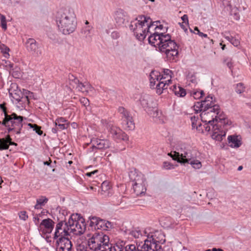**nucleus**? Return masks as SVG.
<instances>
[{
	"mask_svg": "<svg viewBox=\"0 0 251 251\" xmlns=\"http://www.w3.org/2000/svg\"><path fill=\"white\" fill-rule=\"evenodd\" d=\"M166 30V28L160 25L159 21L150 23L148 30L150 34L148 40L151 45L164 53L167 59L171 61L177 55L178 47L169 34H164L163 32Z\"/></svg>",
	"mask_w": 251,
	"mask_h": 251,
	"instance_id": "1",
	"label": "nucleus"
},
{
	"mask_svg": "<svg viewBox=\"0 0 251 251\" xmlns=\"http://www.w3.org/2000/svg\"><path fill=\"white\" fill-rule=\"evenodd\" d=\"M201 121L205 123L204 128L206 131H211V136L212 139L217 141H222L223 138L226 136V132L221 130L219 126V123H226V119L224 116L218 115L220 112L219 106H215L214 108H210L208 110L201 111Z\"/></svg>",
	"mask_w": 251,
	"mask_h": 251,
	"instance_id": "2",
	"label": "nucleus"
},
{
	"mask_svg": "<svg viewBox=\"0 0 251 251\" xmlns=\"http://www.w3.org/2000/svg\"><path fill=\"white\" fill-rule=\"evenodd\" d=\"M56 23L64 34H69L76 26L74 13L68 9L60 10L56 15Z\"/></svg>",
	"mask_w": 251,
	"mask_h": 251,
	"instance_id": "3",
	"label": "nucleus"
},
{
	"mask_svg": "<svg viewBox=\"0 0 251 251\" xmlns=\"http://www.w3.org/2000/svg\"><path fill=\"white\" fill-rule=\"evenodd\" d=\"M151 22L150 18L140 16L131 22L129 28L138 40L143 41L149 33L148 30Z\"/></svg>",
	"mask_w": 251,
	"mask_h": 251,
	"instance_id": "4",
	"label": "nucleus"
},
{
	"mask_svg": "<svg viewBox=\"0 0 251 251\" xmlns=\"http://www.w3.org/2000/svg\"><path fill=\"white\" fill-rule=\"evenodd\" d=\"M88 247L94 251L100 248L109 242V237L102 232H96L93 235L87 234Z\"/></svg>",
	"mask_w": 251,
	"mask_h": 251,
	"instance_id": "5",
	"label": "nucleus"
},
{
	"mask_svg": "<svg viewBox=\"0 0 251 251\" xmlns=\"http://www.w3.org/2000/svg\"><path fill=\"white\" fill-rule=\"evenodd\" d=\"M23 117L18 116L13 113L11 115H6L2 122V125L8 127V132L14 130L17 134L21 132L23 127Z\"/></svg>",
	"mask_w": 251,
	"mask_h": 251,
	"instance_id": "6",
	"label": "nucleus"
},
{
	"mask_svg": "<svg viewBox=\"0 0 251 251\" xmlns=\"http://www.w3.org/2000/svg\"><path fill=\"white\" fill-rule=\"evenodd\" d=\"M71 232L75 235H81L86 230L84 219L77 215H72L68 221Z\"/></svg>",
	"mask_w": 251,
	"mask_h": 251,
	"instance_id": "7",
	"label": "nucleus"
},
{
	"mask_svg": "<svg viewBox=\"0 0 251 251\" xmlns=\"http://www.w3.org/2000/svg\"><path fill=\"white\" fill-rule=\"evenodd\" d=\"M146 181L144 176L141 175H137L133 180V190L136 196L145 194L146 192Z\"/></svg>",
	"mask_w": 251,
	"mask_h": 251,
	"instance_id": "8",
	"label": "nucleus"
},
{
	"mask_svg": "<svg viewBox=\"0 0 251 251\" xmlns=\"http://www.w3.org/2000/svg\"><path fill=\"white\" fill-rule=\"evenodd\" d=\"M168 155L178 162L183 163H189L191 160L196 158V154L190 151H184L183 153L181 152L180 154L179 152L174 151L173 154L169 153Z\"/></svg>",
	"mask_w": 251,
	"mask_h": 251,
	"instance_id": "9",
	"label": "nucleus"
},
{
	"mask_svg": "<svg viewBox=\"0 0 251 251\" xmlns=\"http://www.w3.org/2000/svg\"><path fill=\"white\" fill-rule=\"evenodd\" d=\"M172 72L169 69L164 70L163 74L161 75L159 82L156 86V92L158 94H161L163 90L167 89L169 84L171 82Z\"/></svg>",
	"mask_w": 251,
	"mask_h": 251,
	"instance_id": "10",
	"label": "nucleus"
},
{
	"mask_svg": "<svg viewBox=\"0 0 251 251\" xmlns=\"http://www.w3.org/2000/svg\"><path fill=\"white\" fill-rule=\"evenodd\" d=\"M118 112L122 115V125L125 129L132 130L135 127L134 123L132 116L123 107L118 108Z\"/></svg>",
	"mask_w": 251,
	"mask_h": 251,
	"instance_id": "11",
	"label": "nucleus"
},
{
	"mask_svg": "<svg viewBox=\"0 0 251 251\" xmlns=\"http://www.w3.org/2000/svg\"><path fill=\"white\" fill-rule=\"evenodd\" d=\"M140 102L143 107L149 114L154 116L157 110L156 104L152 98L148 95L143 96L141 98Z\"/></svg>",
	"mask_w": 251,
	"mask_h": 251,
	"instance_id": "12",
	"label": "nucleus"
},
{
	"mask_svg": "<svg viewBox=\"0 0 251 251\" xmlns=\"http://www.w3.org/2000/svg\"><path fill=\"white\" fill-rule=\"evenodd\" d=\"M215 106L218 105L215 104L213 97L208 96L206 97L204 100L196 102L193 107L194 110L198 112L199 111L208 110L210 108H214Z\"/></svg>",
	"mask_w": 251,
	"mask_h": 251,
	"instance_id": "13",
	"label": "nucleus"
},
{
	"mask_svg": "<svg viewBox=\"0 0 251 251\" xmlns=\"http://www.w3.org/2000/svg\"><path fill=\"white\" fill-rule=\"evenodd\" d=\"M91 226H94L95 228L107 230L112 226L111 223L108 221L100 219L98 217H90Z\"/></svg>",
	"mask_w": 251,
	"mask_h": 251,
	"instance_id": "14",
	"label": "nucleus"
},
{
	"mask_svg": "<svg viewBox=\"0 0 251 251\" xmlns=\"http://www.w3.org/2000/svg\"><path fill=\"white\" fill-rule=\"evenodd\" d=\"M143 248L145 251H162L159 241L152 236L145 240Z\"/></svg>",
	"mask_w": 251,
	"mask_h": 251,
	"instance_id": "15",
	"label": "nucleus"
},
{
	"mask_svg": "<svg viewBox=\"0 0 251 251\" xmlns=\"http://www.w3.org/2000/svg\"><path fill=\"white\" fill-rule=\"evenodd\" d=\"M69 230H70L68 222L64 223L63 221H61L56 225L54 237L66 238V236L69 235Z\"/></svg>",
	"mask_w": 251,
	"mask_h": 251,
	"instance_id": "16",
	"label": "nucleus"
},
{
	"mask_svg": "<svg viewBox=\"0 0 251 251\" xmlns=\"http://www.w3.org/2000/svg\"><path fill=\"white\" fill-rule=\"evenodd\" d=\"M56 251H71L72 244L68 238H59L57 241Z\"/></svg>",
	"mask_w": 251,
	"mask_h": 251,
	"instance_id": "17",
	"label": "nucleus"
},
{
	"mask_svg": "<svg viewBox=\"0 0 251 251\" xmlns=\"http://www.w3.org/2000/svg\"><path fill=\"white\" fill-rule=\"evenodd\" d=\"M114 17L117 26H121L127 19L126 13L122 9H119L116 11Z\"/></svg>",
	"mask_w": 251,
	"mask_h": 251,
	"instance_id": "18",
	"label": "nucleus"
},
{
	"mask_svg": "<svg viewBox=\"0 0 251 251\" xmlns=\"http://www.w3.org/2000/svg\"><path fill=\"white\" fill-rule=\"evenodd\" d=\"M110 132L114 138L123 140H127L128 139L127 135L117 126H112L111 127Z\"/></svg>",
	"mask_w": 251,
	"mask_h": 251,
	"instance_id": "19",
	"label": "nucleus"
},
{
	"mask_svg": "<svg viewBox=\"0 0 251 251\" xmlns=\"http://www.w3.org/2000/svg\"><path fill=\"white\" fill-rule=\"evenodd\" d=\"M93 147L98 149H106L110 147V142L106 139H93L91 140Z\"/></svg>",
	"mask_w": 251,
	"mask_h": 251,
	"instance_id": "20",
	"label": "nucleus"
},
{
	"mask_svg": "<svg viewBox=\"0 0 251 251\" xmlns=\"http://www.w3.org/2000/svg\"><path fill=\"white\" fill-rule=\"evenodd\" d=\"M54 227V222L50 219L43 220L40 224V227L45 233H50Z\"/></svg>",
	"mask_w": 251,
	"mask_h": 251,
	"instance_id": "21",
	"label": "nucleus"
},
{
	"mask_svg": "<svg viewBox=\"0 0 251 251\" xmlns=\"http://www.w3.org/2000/svg\"><path fill=\"white\" fill-rule=\"evenodd\" d=\"M117 251H139L138 248L134 244H128L125 246L124 242H117Z\"/></svg>",
	"mask_w": 251,
	"mask_h": 251,
	"instance_id": "22",
	"label": "nucleus"
},
{
	"mask_svg": "<svg viewBox=\"0 0 251 251\" xmlns=\"http://www.w3.org/2000/svg\"><path fill=\"white\" fill-rule=\"evenodd\" d=\"M27 49L33 53H38V46L36 41L32 38L28 39L26 42Z\"/></svg>",
	"mask_w": 251,
	"mask_h": 251,
	"instance_id": "23",
	"label": "nucleus"
},
{
	"mask_svg": "<svg viewBox=\"0 0 251 251\" xmlns=\"http://www.w3.org/2000/svg\"><path fill=\"white\" fill-rule=\"evenodd\" d=\"M161 77L160 73L157 71H152L150 74V83L151 87H153L160 82Z\"/></svg>",
	"mask_w": 251,
	"mask_h": 251,
	"instance_id": "24",
	"label": "nucleus"
},
{
	"mask_svg": "<svg viewBox=\"0 0 251 251\" xmlns=\"http://www.w3.org/2000/svg\"><path fill=\"white\" fill-rule=\"evenodd\" d=\"M75 82L76 84V89L82 93L88 92L92 89V87L90 84H88V86L85 85L84 84L79 82L77 79H75Z\"/></svg>",
	"mask_w": 251,
	"mask_h": 251,
	"instance_id": "25",
	"label": "nucleus"
},
{
	"mask_svg": "<svg viewBox=\"0 0 251 251\" xmlns=\"http://www.w3.org/2000/svg\"><path fill=\"white\" fill-rule=\"evenodd\" d=\"M228 141L231 147L238 148L241 145V140L237 136H229Z\"/></svg>",
	"mask_w": 251,
	"mask_h": 251,
	"instance_id": "26",
	"label": "nucleus"
},
{
	"mask_svg": "<svg viewBox=\"0 0 251 251\" xmlns=\"http://www.w3.org/2000/svg\"><path fill=\"white\" fill-rule=\"evenodd\" d=\"M55 125L57 126L60 130H63L67 128L68 127V124L67 123V120L62 117L57 119L55 122Z\"/></svg>",
	"mask_w": 251,
	"mask_h": 251,
	"instance_id": "27",
	"label": "nucleus"
},
{
	"mask_svg": "<svg viewBox=\"0 0 251 251\" xmlns=\"http://www.w3.org/2000/svg\"><path fill=\"white\" fill-rule=\"evenodd\" d=\"M172 91L174 92L175 94L178 97H184L186 94L185 90L183 88L176 85H174L173 86Z\"/></svg>",
	"mask_w": 251,
	"mask_h": 251,
	"instance_id": "28",
	"label": "nucleus"
},
{
	"mask_svg": "<svg viewBox=\"0 0 251 251\" xmlns=\"http://www.w3.org/2000/svg\"><path fill=\"white\" fill-rule=\"evenodd\" d=\"M9 140H11L9 135H8L5 139H0V150H6L8 148Z\"/></svg>",
	"mask_w": 251,
	"mask_h": 251,
	"instance_id": "29",
	"label": "nucleus"
},
{
	"mask_svg": "<svg viewBox=\"0 0 251 251\" xmlns=\"http://www.w3.org/2000/svg\"><path fill=\"white\" fill-rule=\"evenodd\" d=\"M101 191L102 192H103L104 193L108 194L109 190L111 188V186L110 185V183L109 182L104 181L101 184Z\"/></svg>",
	"mask_w": 251,
	"mask_h": 251,
	"instance_id": "30",
	"label": "nucleus"
},
{
	"mask_svg": "<svg viewBox=\"0 0 251 251\" xmlns=\"http://www.w3.org/2000/svg\"><path fill=\"white\" fill-rule=\"evenodd\" d=\"M203 91H193L191 92V96L195 99H199L202 97L203 95Z\"/></svg>",
	"mask_w": 251,
	"mask_h": 251,
	"instance_id": "31",
	"label": "nucleus"
},
{
	"mask_svg": "<svg viewBox=\"0 0 251 251\" xmlns=\"http://www.w3.org/2000/svg\"><path fill=\"white\" fill-rule=\"evenodd\" d=\"M189 163L195 169H200L201 167V162L199 160H195V159L191 160Z\"/></svg>",
	"mask_w": 251,
	"mask_h": 251,
	"instance_id": "32",
	"label": "nucleus"
},
{
	"mask_svg": "<svg viewBox=\"0 0 251 251\" xmlns=\"http://www.w3.org/2000/svg\"><path fill=\"white\" fill-rule=\"evenodd\" d=\"M11 73L12 76L15 78H19L21 76L20 69L19 68H15L11 72Z\"/></svg>",
	"mask_w": 251,
	"mask_h": 251,
	"instance_id": "33",
	"label": "nucleus"
},
{
	"mask_svg": "<svg viewBox=\"0 0 251 251\" xmlns=\"http://www.w3.org/2000/svg\"><path fill=\"white\" fill-rule=\"evenodd\" d=\"M0 22L2 28L5 30L7 29V25L5 17L4 15L0 14Z\"/></svg>",
	"mask_w": 251,
	"mask_h": 251,
	"instance_id": "34",
	"label": "nucleus"
},
{
	"mask_svg": "<svg viewBox=\"0 0 251 251\" xmlns=\"http://www.w3.org/2000/svg\"><path fill=\"white\" fill-rule=\"evenodd\" d=\"M29 126H30L32 128H34V130L36 131L37 133H38L39 135H42L43 133V132L42 130H41V127L39 126H38L36 125H32L31 124H29L28 125Z\"/></svg>",
	"mask_w": 251,
	"mask_h": 251,
	"instance_id": "35",
	"label": "nucleus"
},
{
	"mask_svg": "<svg viewBox=\"0 0 251 251\" xmlns=\"http://www.w3.org/2000/svg\"><path fill=\"white\" fill-rule=\"evenodd\" d=\"M245 89L242 83H238L236 85V92L238 94H241L245 91Z\"/></svg>",
	"mask_w": 251,
	"mask_h": 251,
	"instance_id": "36",
	"label": "nucleus"
},
{
	"mask_svg": "<svg viewBox=\"0 0 251 251\" xmlns=\"http://www.w3.org/2000/svg\"><path fill=\"white\" fill-rule=\"evenodd\" d=\"M163 168L166 170H171L174 169V166L169 162H164L163 163Z\"/></svg>",
	"mask_w": 251,
	"mask_h": 251,
	"instance_id": "37",
	"label": "nucleus"
},
{
	"mask_svg": "<svg viewBox=\"0 0 251 251\" xmlns=\"http://www.w3.org/2000/svg\"><path fill=\"white\" fill-rule=\"evenodd\" d=\"M19 218L23 220V221H25L27 220V219L28 218V216L27 215V213L25 211H21L19 213Z\"/></svg>",
	"mask_w": 251,
	"mask_h": 251,
	"instance_id": "38",
	"label": "nucleus"
},
{
	"mask_svg": "<svg viewBox=\"0 0 251 251\" xmlns=\"http://www.w3.org/2000/svg\"><path fill=\"white\" fill-rule=\"evenodd\" d=\"M80 101L84 106H87L89 105V100L86 98L82 97L80 99Z\"/></svg>",
	"mask_w": 251,
	"mask_h": 251,
	"instance_id": "39",
	"label": "nucleus"
},
{
	"mask_svg": "<svg viewBox=\"0 0 251 251\" xmlns=\"http://www.w3.org/2000/svg\"><path fill=\"white\" fill-rule=\"evenodd\" d=\"M225 62L226 63V66L229 68L231 69L232 67V61L231 59L230 58H226L225 60Z\"/></svg>",
	"mask_w": 251,
	"mask_h": 251,
	"instance_id": "40",
	"label": "nucleus"
},
{
	"mask_svg": "<svg viewBox=\"0 0 251 251\" xmlns=\"http://www.w3.org/2000/svg\"><path fill=\"white\" fill-rule=\"evenodd\" d=\"M48 201V199L45 198H41L37 200V202L38 204L43 205L44 203H46Z\"/></svg>",
	"mask_w": 251,
	"mask_h": 251,
	"instance_id": "41",
	"label": "nucleus"
},
{
	"mask_svg": "<svg viewBox=\"0 0 251 251\" xmlns=\"http://www.w3.org/2000/svg\"><path fill=\"white\" fill-rule=\"evenodd\" d=\"M192 126L193 128L197 127V125L196 124L197 118L195 116L191 117Z\"/></svg>",
	"mask_w": 251,
	"mask_h": 251,
	"instance_id": "42",
	"label": "nucleus"
},
{
	"mask_svg": "<svg viewBox=\"0 0 251 251\" xmlns=\"http://www.w3.org/2000/svg\"><path fill=\"white\" fill-rule=\"evenodd\" d=\"M188 79L190 81L193 83H195L197 81L196 76L193 75H188Z\"/></svg>",
	"mask_w": 251,
	"mask_h": 251,
	"instance_id": "43",
	"label": "nucleus"
},
{
	"mask_svg": "<svg viewBox=\"0 0 251 251\" xmlns=\"http://www.w3.org/2000/svg\"><path fill=\"white\" fill-rule=\"evenodd\" d=\"M0 108L2 110L4 114V117H6V115H8L6 112V107L5 106L4 104H0Z\"/></svg>",
	"mask_w": 251,
	"mask_h": 251,
	"instance_id": "44",
	"label": "nucleus"
},
{
	"mask_svg": "<svg viewBox=\"0 0 251 251\" xmlns=\"http://www.w3.org/2000/svg\"><path fill=\"white\" fill-rule=\"evenodd\" d=\"M181 19H182V20L183 21V22H184V23H185V22L188 23V16H187V15H184L181 17Z\"/></svg>",
	"mask_w": 251,
	"mask_h": 251,
	"instance_id": "45",
	"label": "nucleus"
},
{
	"mask_svg": "<svg viewBox=\"0 0 251 251\" xmlns=\"http://www.w3.org/2000/svg\"><path fill=\"white\" fill-rule=\"evenodd\" d=\"M232 43L234 46H237L239 45V42L238 41V40H236V39H232Z\"/></svg>",
	"mask_w": 251,
	"mask_h": 251,
	"instance_id": "46",
	"label": "nucleus"
},
{
	"mask_svg": "<svg viewBox=\"0 0 251 251\" xmlns=\"http://www.w3.org/2000/svg\"><path fill=\"white\" fill-rule=\"evenodd\" d=\"M98 172V170H95L93 172H90V173H87L86 174V176H91L93 175L96 174V173Z\"/></svg>",
	"mask_w": 251,
	"mask_h": 251,
	"instance_id": "47",
	"label": "nucleus"
},
{
	"mask_svg": "<svg viewBox=\"0 0 251 251\" xmlns=\"http://www.w3.org/2000/svg\"><path fill=\"white\" fill-rule=\"evenodd\" d=\"M200 36L207 37V35L206 34H204L201 32H200V30H198V32L197 33Z\"/></svg>",
	"mask_w": 251,
	"mask_h": 251,
	"instance_id": "48",
	"label": "nucleus"
},
{
	"mask_svg": "<svg viewBox=\"0 0 251 251\" xmlns=\"http://www.w3.org/2000/svg\"><path fill=\"white\" fill-rule=\"evenodd\" d=\"M112 36L113 38H117L119 36V33H118L116 32H113L112 33Z\"/></svg>",
	"mask_w": 251,
	"mask_h": 251,
	"instance_id": "49",
	"label": "nucleus"
},
{
	"mask_svg": "<svg viewBox=\"0 0 251 251\" xmlns=\"http://www.w3.org/2000/svg\"><path fill=\"white\" fill-rule=\"evenodd\" d=\"M26 94H28V95L26 96L25 97V98L26 99V100L28 101H29V100H28V98L29 97H31L32 93H30L29 91H27L26 93Z\"/></svg>",
	"mask_w": 251,
	"mask_h": 251,
	"instance_id": "50",
	"label": "nucleus"
},
{
	"mask_svg": "<svg viewBox=\"0 0 251 251\" xmlns=\"http://www.w3.org/2000/svg\"><path fill=\"white\" fill-rule=\"evenodd\" d=\"M58 127L57 126H56V127H55V128H53L52 129V132H53V133H56V132H57V131L58 130H60L59 129H58Z\"/></svg>",
	"mask_w": 251,
	"mask_h": 251,
	"instance_id": "51",
	"label": "nucleus"
},
{
	"mask_svg": "<svg viewBox=\"0 0 251 251\" xmlns=\"http://www.w3.org/2000/svg\"><path fill=\"white\" fill-rule=\"evenodd\" d=\"M11 145H17V144L15 143L14 142H13L11 141V139L9 140V142H8V146Z\"/></svg>",
	"mask_w": 251,
	"mask_h": 251,
	"instance_id": "52",
	"label": "nucleus"
},
{
	"mask_svg": "<svg viewBox=\"0 0 251 251\" xmlns=\"http://www.w3.org/2000/svg\"><path fill=\"white\" fill-rule=\"evenodd\" d=\"M41 205L40 204H38L37 202L36 203V204L35 205L34 207L35 209H39L40 208V206Z\"/></svg>",
	"mask_w": 251,
	"mask_h": 251,
	"instance_id": "53",
	"label": "nucleus"
},
{
	"mask_svg": "<svg viewBox=\"0 0 251 251\" xmlns=\"http://www.w3.org/2000/svg\"><path fill=\"white\" fill-rule=\"evenodd\" d=\"M50 162L49 161H45L44 162V165H49L50 163Z\"/></svg>",
	"mask_w": 251,
	"mask_h": 251,
	"instance_id": "54",
	"label": "nucleus"
},
{
	"mask_svg": "<svg viewBox=\"0 0 251 251\" xmlns=\"http://www.w3.org/2000/svg\"><path fill=\"white\" fill-rule=\"evenodd\" d=\"M77 251H87L86 249L83 248L82 249H78Z\"/></svg>",
	"mask_w": 251,
	"mask_h": 251,
	"instance_id": "55",
	"label": "nucleus"
},
{
	"mask_svg": "<svg viewBox=\"0 0 251 251\" xmlns=\"http://www.w3.org/2000/svg\"><path fill=\"white\" fill-rule=\"evenodd\" d=\"M242 169H243V167L242 166H240L238 168V171H241V170H242Z\"/></svg>",
	"mask_w": 251,
	"mask_h": 251,
	"instance_id": "56",
	"label": "nucleus"
},
{
	"mask_svg": "<svg viewBox=\"0 0 251 251\" xmlns=\"http://www.w3.org/2000/svg\"><path fill=\"white\" fill-rule=\"evenodd\" d=\"M194 30H196V31H197L198 32V30H199L197 27H195L194 28Z\"/></svg>",
	"mask_w": 251,
	"mask_h": 251,
	"instance_id": "57",
	"label": "nucleus"
},
{
	"mask_svg": "<svg viewBox=\"0 0 251 251\" xmlns=\"http://www.w3.org/2000/svg\"><path fill=\"white\" fill-rule=\"evenodd\" d=\"M2 182V180L1 179V177L0 176V184Z\"/></svg>",
	"mask_w": 251,
	"mask_h": 251,
	"instance_id": "58",
	"label": "nucleus"
},
{
	"mask_svg": "<svg viewBox=\"0 0 251 251\" xmlns=\"http://www.w3.org/2000/svg\"><path fill=\"white\" fill-rule=\"evenodd\" d=\"M212 251H217V249H216V248H213Z\"/></svg>",
	"mask_w": 251,
	"mask_h": 251,
	"instance_id": "59",
	"label": "nucleus"
},
{
	"mask_svg": "<svg viewBox=\"0 0 251 251\" xmlns=\"http://www.w3.org/2000/svg\"><path fill=\"white\" fill-rule=\"evenodd\" d=\"M217 251H224L222 249H217Z\"/></svg>",
	"mask_w": 251,
	"mask_h": 251,
	"instance_id": "60",
	"label": "nucleus"
},
{
	"mask_svg": "<svg viewBox=\"0 0 251 251\" xmlns=\"http://www.w3.org/2000/svg\"><path fill=\"white\" fill-rule=\"evenodd\" d=\"M9 67H10V68H12L13 67V64H9Z\"/></svg>",
	"mask_w": 251,
	"mask_h": 251,
	"instance_id": "61",
	"label": "nucleus"
},
{
	"mask_svg": "<svg viewBox=\"0 0 251 251\" xmlns=\"http://www.w3.org/2000/svg\"><path fill=\"white\" fill-rule=\"evenodd\" d=\"M225 45H224L223 47H222V50H224V49H225Z\"/></svg>",
	"mask_w": 251,
	"mask_h": 251,
	"instance_id": "62",
	"label": "nucleus"
},
{
	"mask_svg": "<svg viewBox=\"0 0 251 251\" xmlns=\"http://www.w3.org/2000/svg\"><path fill=\"white\" fill-rule=\"evenodd\" d=\"M85 24H86V25H87V24H89V22H88L87 21H86V22H85Z\"/></svg>",
	"mask_w": 251,
	"mask_h": 251,
	"instance_id": "63",
	"label": "nucleus"
},
{
	"mask_svg": "<svg viewBox=\"0 0 251 251\" xmlns=\"http://www.w3.org/2000/svg\"><path fill=\"white\" fill-rule=\"evenodd\" d=\"M205 251H211V250L209 249H208V250H206Z\"/></svg>",
	"mask_w": 251,
	"mask_h": 251,
	"instance_id": "64",
	"label": "nucleus"
}]
</instances>
